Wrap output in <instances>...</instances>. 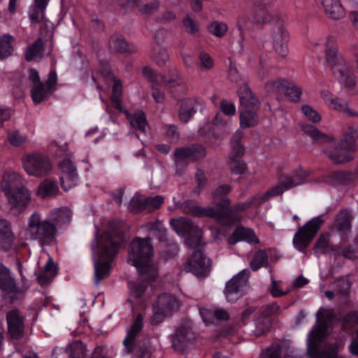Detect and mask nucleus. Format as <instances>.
Segmentation results:
<instances>
[{
  "label": "nucleus",
  "instance_id": "cd10ccee",
  "mask_svg": "<svg viewBox=\"0 0 358 358\" xmlns=\"http://www.w3.org/2000/svg\"><path fill=\"white\" fill-rule=\"evenodd\" d=\"M14 239L15 236L11 230L10 223L0 217V248L8 250Z\"/></svg>",
  "mask_w": 358,
  "mask_h": 358
},
{
  "label": "nucleus",
  "instance_id": "20e7f679",
  "mask_svg": "<svg viewBox=\"0 0 358 358\" xmlns=\"http://www.w3.org/2000/svg\"><path fill=\"white\" fill-rule=\"evenodd\" d=\"M317 324L310 331L307 338V352L311 358H346L338 354L344 344L340 342L326 343L321 352L319 344L330 331L329 327L332 322V313L329 309L320 308L317 314Z\"/></svg>",
  "mask_w": 358,
  "mask_h": 358
},
{
  "label": "nucleus",
  "instance_id": "f704fd0d",
  "mask_svg": "<svg viewBox=\"0 0 358 358\" xmlns=\"http://www.w3.org/2000/svg\"><path fill=\"white\" fill-rule=\"evenodd\" d=\"M321 96L325 103L330 108L344 113L350 112L347 104L340 99L334 98V96L328 90H322L321 92Z\"/></svg>",
  "mask_w": 358,
  "mask_h": 358
},
{
  "label": "nucleus",
  "instance_id": "f8f14e48",
  "mask_svg": "<svg viewBox=\"0 0 358 358\" xmlns=\"http://www.w3.org/2000/svg\"><path fill=\"white\" fill-rule=\"evenodd\" d=\"M324 222V220H322V216H317L299 228L293 238L294 247L298 250L303 252L311 243Z\"/></svg>",
  "mask_w": 358,
  "mask_h": 358
},
{
  "label": "nucleus",
  "instance_id": "39448f33",
  "mask_svg": "<svg viewBox=\"0 0 358 358\" xmlns=\"http://www.w3.org/2000/svg\"><path fill=\"white\" fill-rule=\"evenodd\" d=\"M271 21H273L275 24L271 34L273 48L280 55L285 57L288 52L287 46L288 34L284 29L282 22L273 17L271 12L266 9L265 3L258 1L254 2L252 7L249 8L245 15L239 17L238 25L243 28L247 25L248 22L263 24Z\"/></svg>",
  "mask_w": 358,
  "mask_h": 358
},
{
  "label": "nucleus",
  "instance_id": "aec40b11",
  "mask_svg": "<svg viewBox=\"0 0 358 358\" xmlns=\"http://www.w3.org/2000/svg\"><path fill=\"white\" fill-rule=\"evenodd\" d=\"M0 289L12 299H18L22 294V290L17 287L10 271L0 264Z\"/></svg>",
  "mask_w": 358,
  "mask_h": 358
},
{
  "label": "nucleus",
  "instance_id": "bb28decb",
  "mask_svg": "<svg viewBox=\"0 0 358 358\" xmlns=\"http://www.w3.org/2000/svg\"><path fill=\"white\" fill-rule=\"evenodd\" d=\"M241 241L250 243H257L259 242L258 238L252 230L244 227H238L229 238L228 243L230 245H234Z\"/></svg>",
  "mask_w": 358,
  "mask_h": 358
},
{
  "label": "nucleus",
  "instance_id": "bf43d9fd",
  "mask_svg": "<svg viewBox=\"0 0 358 358\" xmlns=\"http://www.w3.org/2000/svg\"><path fill=\"white\" fill-rule=\"evenodd\" d=\"M164 82L167 87L171 88L176 86H180L182 80L177 71H174L171 76L164 78Z\"/></svg>",
  "mask_w": 358,
  "mask_h": 358
},
{
  "label": "nucleus",
  "instance_id": "ea45409f",
  "mask_svg": "<svg viewBox=\"0 0 358 358\" xmlns=\"http://www.w3.org/2000/svg\"><path fill=\"white\" fill-rule=\"evenodd\" d=\"M43 45L41 39L38 38L33 45L27 48L25 54L26 59L27 60H37L41 58Z\"/></svg>",
  "mask_w": 358,
  "mask_h": 358
},
{
  "label": "nucleus",
  "instance_id": "49530a36",
  "mask_svg": "<svg viewBox=\"0 0 358 358\" xmlns=\"http://www.w3.org/2000/svg\"><path fill=\"white\" fill-rule=\"evenodd\" d=\"M111 45L120 52H132L136 50L133 45H129L124 38L120 37L113 38Z\"/></svg>",
  "mask_w": 358,
  "mask_h": 358
},
{
  "label": "nucleus",
  "instance_id": "412c9836",
  "mask_svg": "<svg viewBox=\"0 0 358 358\" xmlns=\"http://www.w3.org/2000/svg\"><path fill=\"white\" fill-rule=\"evenodd\" d=\"M27 76L31 89L32 100L35 103H39L47 97L49 90L41 83L38 72L36 69H30Z\"/></svg>",
  "mask_w": 358,
  "mask_h": 358
},
{
  "label": "nucleus",
  "instance_id": "a18cd8bd",
  "mask_svg": "<svg viewBox=\"0 0 358 358\" xmlns=\"http://www.w3.org/2000/svg\"><path fill=\"white\" fill-rule=\"evenodd\" d=\"M227 24L224 22L219 21L212 22L208 26V31L209 33L218 38L223 37L227 32Z\"/></svg>",
  "mask_w": 358,
  "mask_h": 358
},
{
  "label": "nucleus",
  "instance_id": "b1692460",
  "mask_svg": "<svg viewBox=\"0 0 358 358\" xmlns=\"http://www.w3.org/2000/svg\"><path fill=\"white\" fill-rule=\"evenodd\" d=\"M352 215L348 210L341 211L331 224V229L336 231L342 238L351 230Z\"/></svg>",
  "mask_w": 358,
  "mask_h": 358
},
{
  "label": "nucleus",
  "instance_id": "8fccbe9b",
  "mask_svg": "<svg viewBox=\"0 0 358 358\" xmlns=\"http://www.w3.org/2000/svg\"><path fill=\"white\" fill-rule=\"evenodd\" d=\"M242 134L241 132L237 131L231 141V157L234 159L241 157L244 154V148L238 143V141L241 138Z\"/></svg>",
  "mask_w": 358,
  "mask_h": 358
},
{
  "label": "nucleus",
  "instance_id": "37998d69",
  "mask_svg": "<svg viewBox=\"0 0 358 358\" xmlns=\"http://www.w3.org/2000/svg\"><path fill=\"white\" fill-rule=\"evenodd\" d=\"M69 358H85V345L80 341H76L69 344L68 347Z\"/></svg>",
  "mask_w": 358,
  "mask_h": 358
},
{
  "label": "nucleus",
  "instance_id": "13d9d810",
  "mask_svg": "<svg viewBox=\"0 0 358 358\" xmlns=\"http://www.w3.org/2000/svg\"><path fill=\"white\" fill-rule=\"evenodd\" d=\"M302 111L304 115L313 122L317 123L321 120V116L319 113L309 106H303Z\"/></svg>",
  "mask_w": 358,
  "mask_h": 358
},
{
  "label": "nucleus",
  "instance_id": "5701e85b",
  "mask_svg": "<svg viewBox=\"0 0 358 358\" xmlns=\"http://www.w3.org/2000/svg\"><path fill=\"white\" fill-rule=\"evenodd\" d=\"M199 312L204 323L207 325L216 324L227 320L229 317L225 310L219 308L203 307L200 308Z\"/></svg>",
  "mask_w": 358,
  "mask_h": 358
},
{
  "label": "nucleus",
  "instance_id": "c9c22d12",
  "mask_svg": "<svg viewBox=\"0 0 358 358\" xmlns=\"http://www.w3.org/2000/svg\"><path fill=\"white\" fill-rule=\"evenodd\" d=\"M72 213L66 207L54 209L50 212V218L59 226L69 224L71 220Z\"/></svg>",
  "mask_w": 358,
  "mask_h": 358
},
{
  "label": "nucleus",
  "instance_id": "7ed1b4c3",
  "mask_svg": "<svg viewBox=\"0 0 358 358\" xmlns=\"http://www.w3.org/2000/svg\"><path fill=\"white\" fill-rule=\"evenodd\" d=\"M154 249L150 238H136L131 243L129 262L134 265L140 275L139 279L129 283L130 294L135 298L141 297L146 285L142 281H152L157 277V271L152 262Z\"/></svg>",
  "mask_w": 358,
  "mask_h": 358
},
{
  "label": "nucleus",
  "instance_id": "79ce46f5",
  "mask_svg": "<svg viewBox=\"0 0 358 358\" xmlns=\"http://www.w3.org/2000/svg\"><path fill=\"white\" fill-rule=\"evenodd\" d=\"M324 181L334 186L340 184L346 185L349 181V174L344 172L330 173L325 178Z\"/></svg>",
  "mask_w": 358,
  "mask_h": 358
},
{
  "label": "nucleus",
  "instance_id": "09e8293b",
  "mask_svg": "<svg viewBox=\"0 0 358 358\" xmlns=\"http://www.w3.org/2000/svg\"><path fill=\"white\" fill-rule=\"evenodd\" d=\"M268 264V256L264 251H258L250 263L252 270L257 271Z\"/></svg>",
  "mask_w": 358,
  "mask_h": 358
},
{
  "label": "nucleus",
  "instance_id": "6e6552de",
  "mask_svg": "<svg viewBox=\"0 0 358 358\" xmlns=\"http://www.w3.org/2000/svg\"><path fill=\"white\" fill-rule=\"evenodd\" d=\"M240 103V124L243 128L255 127L258 123L257 111L259 107L258 99L252 94L247 85L240 87L238 92Z\"/></svg>",
  "mask_w": 358,
  "mask_h": 358
},
{
  "label": "nucleus",
  "instance_id": "774afa93",
  "mask_svg": "<svg viewBox=\"0 0 358 358\" xmlns=\"http://www.w3.org/2000/svg\"><path fill=\"white\" fill-rule=\"evenodd\" d=\"M349 350L351 355H358V329L355 336L352 338Z\"/></svg>",
  "mask_w": 358,
  "mask_h": 358
},
{
  "label": "nucleus",
  "instance_id": "4468645a",
  "mask_svg": "<svg viewBox=\"0 0 358 358\" xmlns=\"http://www.w3.org/2000/svg\"><path fill=\"white\" fill-rule=\"evenodd\" d=\"M357 137L355 130L347 133L340 146L329 148L326 150L327 156L336 163H343L351 159V151L354 149V143Z\"/></svg>",
  "mask_w": 358,
  "mask_h": 358
},
{
  "label": "nucleus",
  "instance_id": "58836bf2",
  "mask_svg": "<svg viewBox=\"0 0 358 358\" xmlns=\"http://www.w3.org/2000/svg\"><path fill=\"white\" fill-rule=\"evenodd\" d=\"M14 38L10 34L0 36V59L11 55L13 52Z\"/></svg>",
  "mask_w": 358,
  "mask_h": 358
},
{
  "label": "nucleus",
  "instance_id": "0e129e2a",
  "mask_svg": "<svg viewBox=\"0 0 358 358\" xmlns=\"http://www.w3.org/2000/svg\"><path fill=\"white\" fill-rule=\"evenodd\" d=\"M302 130L304 133L308 134L313 138L318 139L320 138L322 135L320 133V131L313 126L310 124L302 125Z\"/></svg>",
  "mask_w": 358,
  "mask_h": 358
},
{
  "label": "nucleus",
  "instance_id": "c03bdc74",
  "mask_svg": "<svg viewBox=\"0 0 358 358\" xmlns=\"http://www.w3.org/2000/svg\"><path fill=\"white\" fill-rule=\"evenodd\" d=\"M120 5L122 6H137L139 8V10L144 13H149L154 10L157 9L158 7V4L157 2L153 1L150 4H145L143 6H141L138 3V0H118Z\"/></svg>",
  "mask_w": 358,
  "mask_h": 358
},
{
  "label": "nucleus",
  "instance_id": "680f3d73",
  "mask_svg": "<svg viewBox=\"0 0 358 358\" xmlns=\"http://www.w3.org/2000/svg\"><path fill=\"white\" fill-rule=\"evenodd\" d=\"M220 108L222 113H223L225 115L231 116L236 114V106L233 103L222 101L220 103Z\"/></svg>",
  "mask_w": 358,
  "mask_h": 358
},
{
  "label": "nucleus",
  "instance_id": "4c0bfd02",
  "mask_svg": "<svg viewBox=\"0 0 358 358\" xmlns=\"http://www.w3.org/2000/svg\"><path fill=\"white\" fill-rule=\"evenodd\" d=\"M196 102L193 99H184L181 101L179 115L180 120L187 122L196 113Z\"/></svg>",
  "mask_w": 358,
  "mask_h": 358
},
{
  "label": "nucleus",
  "instance_id": "052dcab7",
  "mask_svg": "<svg viewBox=\"0 0 358 358\" xmlns=\"http://www.w3.org/2000/svg\"><path fill=\"white\" fill-rule=\"evenodd\" d=\"M183 25L186 31L191 34H195L199 30V24L197 22L191 18L189 16L184 18Z\"/></svg>",
  "mask_w": 358,
  "mask_h": 358
},
{
  "label": "nucleus",
  "instance_id": "a19ab883",
  "mask_svg": "<svg viewBox=\"0 0 358 358\" xmlns=\"http://www.w3.org/2000/svg\"><path fill=\"white\" fill-rule=\"evenodd\" d=\"M151 57L157 64L162 65L168 59V54L164 48L157 43L152 48Z\"/></svg>",
  "mask_w": 358,
  "mask_h": 358
},
{
  "label": "nucleus",
  "instance_id": "6e6d98bb",
  "mask_svg": "<svg viewBox=\"0 0 358 358\" xmlns=\"http://www.w3.org/2000/svg\"><path fill=\"white\" fill-rule=\"evenodd\" d=\"M260 358H280V345L278 343L272 345L262 353Z\"/></svg>",
  "mask_w": 358,
  "mask_h": 358
},
{
  "label": "nucleus",
  "instance_id": "423d86ee",
  "mask_svg": "<svg viewBox=\"0 0 358 358\" xmlns=\"http://www.w3.org/2000/svg\"><path fill=\"white\" fill-rule=\"evenodd\" d=\"M335 38L327 37L312 42L311 50L314 52L324 51L326 59L334 73L339 77L340 82L348 87L355 85V79L351 73L345 59L335 47Z\"/></svg>",
  "mask_w": 358,
  "mask_h": 358
},
{
  "label": "nucleus",
  "instance_id": "2eb2a0df",
  "mask_svg": "<svg viewBox=\"0 0 358 358\" xmlns=\"http://www.w3.org/2000/svg\"><path fill=\"white\" fill-rule=\"evenodd\" d=\"M178 306L179 302L173 295L169 294L160 295L153 305L152 323L157 324L162 322L166 316L176 310Z\"/></svg>",
  "mask_w": 358,
  "mask_h": 358
},
{
  "label": "nucleus",
  "instance_id": "7c9ffc66",
  "mask_svg": "<svg viewBox=\"0 0 358 358\" xmlns=\"http://www.w3.org/2000/svg\"><path fill=\"white\" fill-rule=\"evenodd\" d=\"M48 257L45 263L44 269L38 274V282L41 285H45L50 282L57 275V268L54 264L52 258L48 254L45 253Z\"/></svg>",
  "mask_w": 358,
  "mask_h": 358
},
{
  "label": "nucleus",
  "instance_id": "dca6fc26",
  "mask_svg": "<svg viewBox=\"0 0 358 358\" xmlns=\"http://www.w3.org/2000/svg\"><path fill=\"white\" fill-rule=\"evenodd\" d=\"M250 271L244 269L234 275L226 285L224 294L229 301H236L247 289V281Z\"/></svg>",
  "mask_w": 358,
  "mask_h": 358
},
{
  "label": "nucleus",
  "instance_id": "e433bc0d",
  "mask_svg": "<svg viewBox=\"0 0 358 358\" xmlns=\"http://www.w3.org/2000/svg\"><path fill=\"white\" fill-rule=\"evenodd\" d=\"M141 231L148 232L150 236L156 237L159 241H163L166 236V229L160 222L148 223L140 229Z\"/></svg>",
  "mask_w": 358,
  "mask_h": 358
},
{
  "label": "nucleus",
  "instance_id": "603ef678",
  "mask_svg": "<svg viewBox=\"0 0 358 358\" xmlns=\"http://www.w3.org/2000/svg\"><path fill=\"white\" fill-rule=\"evenodd\" d=\"M45 7L34 3L29 8V16L31 22H38L44 18Z\"/></svg>",
  "mask_w": 358,
  "mask_h": 358
},
{
  "label": "nucleus",
  "instance_id": "a211bd4d",
  "mask_svg": "<svg viewBox=\"0 0 358 358\" xmlns=\"http://www.w3.org/2000/svg\"><path fill=\"white\" fill-rule=\"evenodd\" d=\"M210 266L209 259L201 250H196L189 259L185 269L199 278H203L208 275Z\"/></svg>",
  "mask_w": 358,
  "mask_h": 358
},
{
  "label": "nucleus",
  "instance_id": "c756f323",
  "mask_svg": "<svg viewBox=\"0 0 358 358\" xmlns=\"http://www.w3.org/2000/svg\"><path fill=\"white\" fill-rule=\"evenodd\" d=\"M321 3L329 17L338 20L345 16V9L339 0H321Z\"/></svg>",
  "mask_w": 358,
  "mask_h": 358
},
{
  "label": "nucleus",
  "instance_id": "5fc2aeb1",
  "mask_svg": "<svg viewBox=\"0 0 358 358\" xmlns=\"http://www.w3.org/2000/svg\"><path fill=\"white\" fill-rule=\"evenodd\" d=\"M329 237L330 234L329 233L323 234L320 236L315 245V250L317 252L326 253L330 251L331 250H334L333 248H331L329 247Z\"/></svg>",
  "mask_w": 358,
  "mask_h": 358
},
{
  "label": "nucleus",
  "instance_id": "473e14b6",
  "mask_svg": "<svg viewBox=\"0 0 358 358\" xmlns=\"http://www.w3.org/2000/svg\"><path fill=\"white\" fill-rule=\"evenodd\" d=\"M171 338L173 347L179 349L183 343L193 338V333L189 327H181Z\"/></svg>",
  "mask_w": 358,
  "mask_h": 358
},
{
  "label": "nucleus",
  "instance_id": "338daca9",
  "mask_svg": "<svg viewBox=\"0 0 358 358\" xmlns=\"http://www.w3.org/2000/svg\"><path fill=\"white\" fill-rule=\"evenodd\" d=\"M10 115L11 111L8 108L0 106V127L10 117Z\"/></svg>",
  "mask_w": 358,
  "mask_h": 358
},
{
  "label": "nucleus",
  "instance_id": "ddd939ff",
  "mask_svg": "<svg viewBox=\"0 0 358 358\" xmlns=\"http://www.w3.org/2000/svg\"><path fill=\"white\" fill-rule=\"evenodd\" d=\"M172 229L178 236L185 237L188 239V244L191 246L192 243L198 245L202 236L201 229L196 225H194L187 217H180L178 219H172L170 221Z\"/></svg>",
  "mask_w": 358,
  "mask_h": 358
},
{
  "label": "nucleus",
  "instance_id": "1a4fd4ad",
  "mask_svg": "<svg viewBox=\"0 0 358 358\" xmlns=\"http://www.w3.org/2000/svg\"><path fill=\"white\" fill-rule=\"evenodd\" d=\"M56 233L55 226L48 221H41L39 215L33 213L25 229L27 239L38 240L41 245L48 244L52 241Z\"/></svg>",
  "mask_w": 358,
  "mask_h": 358
},
{
  "label": "nucleus",
  "instance_id": "6ab92c4d",
  "mask_svg": "<svg viewBox=\"0 0 358 358\" xmlns=\"http://www.w3.org/2000/svg\"><path fill=\"white\" fill-rule=\"evenodd\" d=\"M163 203L164 198L161 196L144 198L136 194L132 197L129 208L132 212L152 211L159 208Z\"/></svg>",
  "mask_w": 358,
  "mask_h": 358
},
{
  "label": "nucleus",
  "instance_id": "864d4df0",
  "mask_svg": "<svg viewBox=\"0 0 358 358\" xmlns=\"http://www.w3.org/2000/svg\"><path fill=\"white\" fill-rule=\"evenodd\" d=\"M27 136L21 134L18 131H11L8 132V141L9 143L14 147H20L27 141Z\"/></svg>",
  "mask_w": 358,
  "mask_h": 358
},
{
  "label": "nucleus",
  "instance_id": "a878e982",
  "mask_svg": "<svg viewBox=\"0 0 358 358\" xmlns=\"http://www.w3.org/2000/svg\"><path fill=\"white\" fill-rule=\"evenodd\" d=\"M143 320L142 315L139 314L134 320L130 329L127 331L126 338L123 341L127 352H131L134 350L136 337L143 327Z\"/></svg>",
  "mask_w": 358,
  "mask_h": 358
},
{
  "label": "nucleus",
  "instance_id": "e2e57ef3",
  "mask_svg": "<svg viewBox=\"0 0 358 358\" xmlns=\"http://www.w3.org/2000/svg\"><path fill=\"white\" fill-rule=\"evenodd\" d=\"M213 124L218 127L227 126L231 123L230 117H226L223 113H217L213 119Z\"/></svg>",
  "mask_w": 358,
  "mask_h": 358
},
{
  "label": "nucleus",
  "instance_id": "f03ea898",
  "mask_svg": "<svg viewBox=\"0 0 358 358\" xmlns=\"http://www.w3.org/2000/svg\"><path fill=\"white\" fill-rule=\"evenodd\" d=\"M119 225L116 220L108 222L103 228L95 225L96 233L90 247L96 283L110 275L115 257L124 241Z\"/></svg>",
  "mask_w": 358,
  "mask_h": 358
},
{
  "label": "nucleus",
  "instance_id": "4d7b16f0",
  "mask_svg": "<svg viewBox=\"0 0 358 358\" xmlns=\"http://www.w3.org/2000/svg\"><path fill=\"white\" fill-rule=\"evenodd\" d=\"M200 68L202 71H208L213 66V60L211 57L205 52L199 55Z\"/></svg>",
  "mask_w": 358,
  "mask_h": 358
},
{
  "label": "nucleus",
  "instance_id": "9b49d317",
  "mask_svg": "<svg viewBox=\"0 0 358 358\" xmlns=\"http://www.w3.org/2000/svg\"><path fill=\"white\" fill-rule=\"evenodd\" d=\"M58 147L57 155L64 156V159L58 164L60 170L59 181L61 187L66 192L78 185L79 177L76 168L70 159L71 155L67 152L66 144H62Z\"/></svg>",
  "mask_w": 358,
  "mask_h": 358
},
{
  "label": "nucleus",
  "instance_id": "3c124183",
  "mask_svg": "<svg viewBox=\"0 0 358 358\" xmlns=\"http://www.w3.org/2000/svg\"><path fill=\"white\" fill-rule=\"evenodd\" d=\"M256 327L255 329L252 330L255 335L259 336L264 334L271 325V322L267 316L259 317L254 322Z\"/></svg>",
  "mask_w": 358,
  "mask_h": 358
},
{
  "label": "nucleus",
  "instance_id": "f3484780",
  "mask_svg": "<svg viewBox=\"0 0 358 358\" xmlns=\"http://www.w3.org/2000/svg\"><path fill=\"white\" fill-rule=\"evenodd\" d=\"M96 76H98L99 79L105 82L107 85L112 86L111 101L117 109L123 111L122 105L120 103V98L122 94V85L120 81L113 75L108 65L103 66L102 71L98 70Z\"/></svg>",
  "mask_w": 358,
  "mask_h": 358
},
{
  "label": "nucleus",
  "instance_id": "2f4dec72",
  "mask_svg": "<svg viewBox=\"0 0 358 358\" xmlns=\"http://www.w3.org/2000/svg\"><path fill=\"white\" fill-rule=\"evenodd\" d=\"M175 155L178 159L191 158L196 159L205 156V150L201 145H194L188 148H180L176 150Z\"/></svg>",
  "mask_w": 358,
  "mask_h": 358
},
{
  "label": "nucleus",
  "instance_id": "9d476101",
  "mask_svg": "<svg viewBox=\"0 0 358 358\" xmlns=\"http://www.w3.org/2000/svg\"><path fill=\"white\" fill-rule=\"evenodd\" d=\"M21 163L23 169L29 176L37 178L48 176L53 170V164L50 158L38 152L24 155Z\"/></svg>",
  "mask_w": 358,
  "mask_h": 358
},
{
  "label": "nucleus",
  "instance_id": "393cba45",
  "mask_svg": "<svg viewBox=\"0 0 358 358\" xmlns=\"http://www.w3.org/2000/svg\"><path fill=\"white\" fill-rule=\"evenodd\" d=\"M269 88L277 92H284L286 96L292 101H297L301 94L299 87L292 83H287L282 79H278L269 85Z\"/></svg>",
  "mask_w": 358,
  "mask_h": 358
},
{
  "label": "nucleus",
  "instance_id": "f257e3e1",
  "mask_svg": "<svg viewBox=\"0 0 358 358\" xmlns=\"http://www.w3.org/2000/svg\"><path fill=\"white\" fill-rule=\"evenodd\" d=\"M306 173L301 169L296 170L293 176H285L280 180L275 187L268 189L266 192L257 194L247 202L241 203L229 208V201L222 199L224 196L230 192V187L228 185L220 186L213 193V207L203 208L198 206L194 201H187L182 206V210L187 214L198 217H211L216 220L218 223L224 226H231L235 222L239 220L237 213L253 206L256 207L270 197L283 193L297 185L304 182Z\"/></svg>",
  "mask_w": 358,
  "mask_h": 358
},
{
  "label": "nucleus",
  "instance_id": "72a5a7b5",
  "mask_svg": "<svg viewBox=\"0 0 358 358\" xmlns=\"http://www.w3.org/2000/svg\"><path fill=\"white\" fill-rule=\"evenodd\" d=\"M58 192L59 188L56 183L50 179H45L38 185L36 194L41 198H48L57 195Z\"/></svg>",
  "mask_w": 358,
  "mask_h": 358
},
{
  "label": "nucleus",
  "instance_id": "de8ad7c7",
  "mask_svg": "<svg viewBox=\"0 0 358 358\" xmlns=\"http://www.w3.org/2000/svg\"><path fill=\"white\" fill-rule=\"evenodd\" d=\"M270 292L272 296L275 297H280L286 295L289 292V289L288 286L282 282L272 279Z\"/></svg>",
  "mask_w": 358,
  "mask_h": 358
},
{
  "label": "nucleus",
  "instance_id": "c85d7f7f",
  "mask_svg": "<svg viewBox=\"0 0 358 358\" xmlns=\"http://www.w3.org/2000/svg\"><path fill=\"white\" fill-rule=\"evenodd\" d=\"M130 124L132 127L141 133L146 134L149 131V126L146 121L145 113L141 110L136 111L133 115H129L127 110H124Z\"/></svg>",
  "mask_w": 358,
  "mask_h": 358
},
{
  "label": "nucleus",
  "instance_id": "4be33fe9",
  "mask_svg": "<svg viewBox=\"0 0 358 358\" xmlns=\"http://www.w3.org/2000/svg\"><path fill=\"white\" fill-rule=\"evenodd\" d=\"M8 333L13 339L19 340L24 336V317L18 310H10L6 315Z\"/></svg>",
  "mask_w": 358,
  "mask_h": 358
},
{
  "label": "nucleus",
  "instance_id": "69168bd1",
  "mask_svg": "<svg viewBox=\"0 0 358 358\" xmlns=\"http://www.w3.org/2000/svg\"><path fill=\"white\" fill-rule=\"evenodd\" d=\"M51 358H69L68 348L64 350L62 348H56L53 351Z\"/></svg>",
  "mask_w": 358,
  "mask_h": 358
},
{
  "label": "nucleus",
  "instance_id": "0eeeda50",
  "mask_svg": "<svg viewBox=\"0 0 358 358\" xmlns=\"http://www.w3.org/2000/svg\"><path fill=\"white\" fill-rule=\"evenodd\" d=\"M0 189L11 208L22 210L31 199V191L25 186L24 179L15 171H5L0 179Z\"/></svg>",
  "mask_w": 358,
  "mask_h": 358
}]
</instances>
